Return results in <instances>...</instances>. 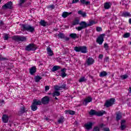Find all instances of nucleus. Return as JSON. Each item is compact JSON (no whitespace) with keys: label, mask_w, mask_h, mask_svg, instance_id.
<instances>
[{"label":"nucleus","mask_w":131,"mask_h":131,"mask_svg":"<svg viewBox=\"0 0 131 131\" xmlns=\"http://www.w3.org/2000/svg\"><path fill=\"white\" fill-rule=\"evenodd\" d=\"M72 12H63L62 14V17L63 18H67L69 15H71Z\"/></svg>","instance_id":"nucleus-21"},{"label":"nucleus","mask_w":131,"mask_h":131,"mask_svg":"<svg viewBox=\"0 0 131 131\" xmlns=\"http://www.w3.org/2000/svg\"><path fill=\"white\" fill-rule=\"evenodd\" d=\"M34 78H35V81L36 82H38L41 79H42V77L39 76H36Z\"/></svg>","instance_id":"nucleus-32"},{"label":"nucleus","mask_w":131,"mask_h":131,"mask_svg":"<svg viewBox=\"0 0 131 131\" xmlns=\"http://www.w3.org/2000/svg\"><path fill=\"white\" fill-rule=\"evenodd\" d=\"M99 126H100V127H101V128H104L106 126V125L102 123V124H100L99 125Z\"/></svg>","instance_id":"nucleus-48"},{"label":"nucleus","mask_w":131,"mask_h":131,"mask_svg":"<svg viewBox=\"0 0 131 131\" xmlns=\"http://www.w3.org/2000/svg\"><path fill=\"white\" fill-rule=\"evenodd\" d=\"M57 35H58L59 38H61V39L65 38V35H64V33L59 32V33L58 35H55V36H57Z\"/></svg>","instance_id":"nucleus-30"},{"label":"nucleus","mask_w":131,"mask_h":131,"mask_svg":"<svg viewBox=\"0 0 131 131\" xmlns=\"http://www.w3.org/2000/svg\"><path fill=\"white\" fill-rule=\"evenodd\" d=\"M29 72L31 75H33L35 72H36V67L34 66L29 69Z\"/></svg>","instance_id":"nucleus-15"},{"label":"nucleus","mask_w":131,"mask_h":131,"mask_svg":"<svg viewBox=\"0 0 131 131\" xmlns=\"http://www.w3.org/2000/svg\"><path fill=\"white\" fill-rule=\"evenodd\" d=\"M8 59L3 57V56L1 55L0 56V60L1 61H8Z\"/></svg>","instance_id":"nucleus-42"},{"label":"nucleus","mask_w":131,"mask_h":131,"mask_svg":"<svg viewBox=\"0 0 131 131\" xmlns=\"http://www.w3.org/2000/svg\"><path fill=\"white\" fill-rule=\"evenodd\" d=\"M115 102V99L111 98L108 100H106V102L104 103V106L106 107V108H109V107H111L114 102Z\"/></svg>","instance_id":"nucleus-8"},{"label":"nucleus","mask_w":131,"mask_h":131,"mask_svg":"<svg viewBox=\"0 0 131 131\" xmlns=\"http://www.w3.org/2000/svg\"><path fill=\"white\" fill-rule=\"evenodd\" d=\"M9 37H9V34H6L5 35L3 38H4V40H8L9 39Z\"/></svg>","instance_id":"nucleus-45"},{"label":"nucleus","mask_w":131,"mask_h":131,"mask_svg":"<svg viewBox=\"0 0 131 131\" xmlns=\"http://www.w3.org/2000/svg\"><path fill=\"white\" fill-rule=\"evenodd\" d=\"M5 25V24L4 23V21L3 20L0 21V26H4Z\"/></svg>","instance_id":"nucleus-55"},{"label":"nucleus","mask_w":131,"mask_h":131,"mask_svg":"<svg viewBox=\"0 0 131 131\" xmlns=\"http://www.w3.org/2000/svg\"><path fill=\"white\" fill-rule=\"evenodd\" d=\"M47 8L49 10H54V9H55V6H54V5H51L50 6H47Z\"/></svg>","instance_id":"nucleus-39"},{"label":"nucleus","mask_w":131,"mask_h":131,"mask_svg":"<svg viewBox=\"0 0 131 131\" xmlns=\"http://www.w3.org/2000/svg\"><path fill=\"white\" fill-rule=\"evenodd\" d=\"M79 2V0H73L72 4H76Z\"/></svg>","instance_id":"nucleus-52"},{"label":"nucleus","mask_w":131,"mask_h":131,"mask_svg":"<svg viewBox=\"0 0 131 131\" xmlns=\"http://www.w3.org/2000/svg\"><path fill=\"white\" fill-rule=\"evenodd\" d=\"M129 36H130V33H126L123 36L124 38H127V37H128Z\"/></svg>","instance_id":"nucleus-41"},{"label":"nucleus","mask_w":131,"mask_h":131,"mask_svg":"<svg viewBox=\"0 0 131 131\" xmlns=\"http://www.w3.org/2000/svg\"><path fill=\"white\" fill-rule=\"evenodd\" d=\"M104 48L106 50H108L109 46H108V44L107 43L104 44Z\"/></svg>","instance_id":"nucleus-51"},{"label":"nucleus","mask_w":131,"mask_h":131,"mask_svg":"<svg viewBox=\"0 0 131 131\" xmlns=\"http://www.w3.org/2000/svg\"><path fill=\"white\" fill-rule=\"evenodd\" d=\"M122 16H123V17H130L131 15L129 12H126L123 13Z\"/></svg>","instance_id":"nucleus-36"},{"label":"nucleus","mask_w":131,"mask_h":131,"mask_svg":"<svg viewBox=\"0 0 131 131\" xmlns=\"http://www.w3.org/2000/svg\"><path fill=\"white\" fill-rule=\"evenodd\" d=\"M122 118V115H121V113H118L116 115V120L117 121H119Z\"/></svg>","instance_id":"nucleus-20"},{"label":"nucleus","mask_w":131,"mask_h":131,"mask_svg":"<svg viewBox=\"0 0 131 131\" xmlns=\"http://www.w3.org/2000/svg\"><path fill=\"white\" fill-rule=\"evenodd\" d=\"M69 39H70V38L69 37H65V40L66 41H68L69 40Z\"/></svg>","instance_id":"nucleus-59"},{"label":"nucleus","mask_w":131,"mask_h":131,"mask_svg":"<svg viewBox=\"0 0 131 131\" xmlns=\"http://www.w3.org/2000/svg\"><path fill=\"white\" fill-rule=\"evenodd\" d=\"M78 14L79 15H81V16H83V17H86V13H85V12H83L81 10L78 11Z\"/></svg>","instance_id":"nucleus-28"},{"label":"nucleus","mask_w":131,"mask_h":131,"mask_svg":"<svg viewBox=\"0 0 131 131\" xmlns=\"http://www.w3.org/2000/svg\"><path fill=\"white\" fill-rule=\"evenodd\" d=\"M80 3L82 5H86V6L91 5V2L90 1H86V0H80Z\"/></svg>","instance_id":"nucleus-25"},{"label":"nucleus","mask_w":131,"mask_h":131,"mask_svg":"<svg viewBox=\"0 0 131 131\" xmlns=\"http://www.w3.org/2000/svg\"><path fill=\"white\" fill-rule=\"evenodd\" d=\"M27 112V110H25V106H23V107H21L20 108V111L18 112V114L19 115H22V114H24V113H26Z\"/></svg>","instance_id":"nucleus-14"},{"label":"nucleus","mask_w":131,"mask_h":131,"mask_svg":"<svg viewBox=\"0 0 131 131\" xmlns=\"http://www.w3.org/2000/svg\"><path fill=\"white\" fill-rule=\"evenodd\" d=\"M79 25L80 26L76 28V29L78 31H80L82 29H85V28L89 27L88 23L85 21H81V23L79 24Z\"/></svg>","instance_id":"nucleus-5"},{"label":"nucleus","mask_w":131,"mask_h":131,"mask_svg":"<svg viewBox=\"0 0 131 131\" xmlns=\"http://www.w3.org/2000/svg\"><path fill=\"white\" fill-rule=\"evenodd\" d=\"M12 39L15 41H26V37L15 35L12 37Z\"/></svg>","instance_id":"nucleus-4"},{"label":"nucleus","mask_w":131,"mask_h":131,"mask_svg":"<svg viewBox=\"0 0 131 131\" xmlns=\"http://www.w3.org/2000/svg\"><path fill=\"white\" fill-rule=\"evenodd\" d=\"M129 23L131 24V18L129 19Z\"/></svg>","instance_id":"nucleus-61"},{"label":"nucleus","mask_w":131,"mask_h":131,"mask_svg":"<svg viewBox=\"0 0 131 131\" xmlns=\"http://www.w3.org/2000/svg\"><path fill=\"white\" fill-rule=\"evenodd\" d=\"M107 73L105 71H102L100 72L99 74L100 77H104V76H107Z\"/></svg>","instance_id":"nucleus-27"},{"label":"nucleus","mask_w":131,"mask_h":131,"mask_svg":"<svg viewBox=\"0 0 131 131\" xmlns=\"http://www.w3.org/2000/svg\"><path fill=\"white\" fill-rule=\"evenodd\" d=\"M4 102H5V100H3L2 101V103H4Z\"/></svg>","instance_id":"nucleus-62"},{"label":"nucleus","mask_w":131,"mask_h":131,"mask_svg":"<svg viewBox=\"0 0 131 131\" xmlns=\"http://www.w3.org/2000/svg\"><path fill=\"white\" fill-rule=\"evenodd\" d=\"M108 60H109V57H106L104 59V62H108Z\"/></svg>","instance_id":"nucleus-57"},{"label":"nucleus","mask_w":131,"mask_h":131,"mask_svg":"<svg viewBox=\"0 0 131 131\" xmlns=\"http://www.w3.org/2000/svg\"><path fill=\"white\" fill-rule=\"evenodd\" d=\"M32 103L34 104V105H35L36 106H37V105H41V104H42L41 101L38 100L37 99H34L33 100Z\"/></svg>","instance_id":"nucleus-19"},{"label":"nucleus","mask_w":131,"mask_h":131,"mask_svg":"<svg viewBox=\"0 0 131 131\" xmlns=\"http://www.w3.org/2000/svg\"><path fill=\"white\" fill-rule=\"evenodd\" d=\"M64 122V117H61L58 120V123H63Z\"/></svg>","instance_id":"nucleus-37"},{"label":"nucleus","mask_w":131,"mask_h":131,"mask_svg":"<svg viewBox=\"0 0 131 131\" xmlns=\"http://www.w3.org/2000/svg\"><path fill=\"white\" fill-rule=\"evenodd\" d=\"M93 131H100V127H99V126H95L93 129Z\"/></svg>","instance_id":"nucleus-44"},{"label":"nucleus","mask_w":131,"mask_h":131,"mask_svg":"<svg viewBox=\"0 0 131 131\" xmlns=\"http://www.w3.org/2000/svg\"><path fill=\"white\" fill-rule=\"evenodd\" d=\"M2 120L4 123H7L9 121V116L7 115H3L2 116Z\"/></svg>","instance_id":"nucleus-17"},{"label":"nucleus","mask_w":131,"mask_h":131,"mask_svg":"<svg viewBox=\"0 0 131 131\" xmlns=\"http://www.w3.org/2000/svg\"><path fill=\"white\" fill-rule=\"evenodd\" d=\"M55 100H58V98L55 97Z\"/></svg>","instance_id":"nucleus-63"},{"label":"nucleus","mask_w":131,"mask_h":131,"mask_svg":"<svg viewBox=\"0 0 131 131\" xmlns=\"http://www.w3.org/2000/svg\"><path fill=\"white\" fill-rule=\"evenodd\" d=\"M31 110L32 111H36L37 110V106L35 105L34 103H32V105L31 106Z\"/></svg>","instance_id":"nucleus-29"},{"label":"nucleus","mask_w":131,"mask_h":131,"mask_svg":"<svg viewBox=\"0 0 131 131\" xmlns=\"http://www.w3.org/2000/svg\"><path fill=\"white\" fill-rule=\"evenodd\" d=\"M60 95L61 93H60V92L57 91H54L53 94H52V96L53 97V98H54V97H56V96L58 97Z\"/></svg>","instance_id":"nucleus-26"},{"label":"nucleus","mask_w":131,"mask_h":131,"mask_svg":"<svg viewBox=\"0 0 131 131\" xmlns=\"http://www.w3.org/2000/svg\"><path fill=\"white\" fill-rule=\"evenodd\" d=\"M93 101V98L91 97H87L85 100H84V102H83V105H85L86 106L88 105V103H90V102H92Z\"/></svg>","instance_id":"nucleus-13"},{"label":"nucleus","mask_w":131,"mask_h":131,"mask_svg":"<svg viewBox=\"0 0 131 131\" xmlns=\"http://www.w3.org/2000/svg\"><path fill=\"white\" fill-rule=\"evenodd\" d=\"M84 81H86V79L84 77H82L79 80V82H83Z\"/></svg>","instance_id":"nucleus-38"},{"label":"nucleus","mask_w":131,"mask_h":131,"mask_svg":"<svg viewBox=\"0 0 131 131\" xmlns=\"http://www.w3.org/2000/svg\"><path fill=\"white\" fill-rule=\"evenodd\" d=\"M86 63H87V65L88 66L93 65L94 63H95V60L92 57H89L88 58L87 60L86 61Z\"/></svg>","instance_id":"nucleus-12"},{"label":"nucleus","mask_w":131,"mask_h":131,"mask_svg":"<svg viewBox=\"0 0 131 131\" xmlns=\"http://www.w3.org/2000/svg\"><path fill=\"white\" fill-rule=\"evenodd\" d=\"M105 37V34H101L100 36L97 38L96 40V42L99 43V45H102L103 43V41H104V37Z\"/></svg>","instance_id":"nucleus-9"},{"label":"nucleus","mask_w":131,"mask_h":131,"mask_svg":"<svg viewBox=\"0 0 131 131\" xmlns=\"http://www.w3.org/2000/svg\"><path fill=\"white\" fill-rule=\"evenodd\" d=\"M41 102L43 105H47L50 103V97L49 96H45L41 99Z\"/></svg>","instance_id":"nucleus-10"},{"label":"nucleus","mask_w":131,"mask_h":131,"mask_svg":"<svg viewBox=\"0 0 131 131\" xmlns=\"http://www.w3.org/2000/svg\"><path fill=\"white\" fill-rule=\"evenodd\" d=\"M60 86V89H66V84H63L62 85V86Z\"/></svg>","instance_id":"nucleus-53"},{"label":"nucleus","mask_w":131,"mask_h":131,"mask_svg":"<svg viewBox=\"0 0 131 131\" xmlns=\"http://www.w3.org/2000/svg\"><path fill=\"white\" fill-rule=\"evenodd\" d=\"M37 49L36 46L33 43H30L29 45L27 46L25 49L26 51L29 52L30 51H35Z\"/></svg>","instance_id":"nucleus-6"},{"label":"nucleus","mask_w":131,"mask_h":131,"mask_svg":"<svg viewBox=\"0 0 131 131\" xmlns=\"http://www.w3.org/2000/svg\"><path fill=\"white\" fill-rule=\"evenodd\" d=\"M126 128V125L125 124H121L120 129L121 130H124Z\"/></svg>","instance_id":"nucleus-40"},{"label":"nucleus","mask_w":131,"mask_h":131,"mask_svg":"<svg viewBox=\"0 0 131 131\" xmlns=\"http://www.w3.org/2000/svg\"><path fill=\"white\" fill-rule=\"evenodd\" d=\"M39 24L41 26H43V27H46L47 25H48V23L46 22L45 20H41L39 22Z\"/></svg>","instance_id":"nucleus-24"},{"label":"nucleus","mask_w":131,"mask_h":131,"mask_svg":"<svg viewBox=\"0 0 131 131\" xmlns=\"http://www.w3.org/2000/svg\"><path fill=\"white\" fill-rule=\"evenodd\" d=\"M21 28L22 31H29L32 33L34 32V28L29 25L27 24H23L21 25Z\"/></svg>","instance_id":"nucleus-1"},{"label":"nucleus","mask_w":131,"mask_h":131,"mask_svg":"<svg viewBox=\"0 0 131 131\" xmlns=\"http://www.w3.org/2000/svg\"><path fill=\"white\" fill-rule=\"evenodd\" d=\"M96 30L97 31H98V32H100V31H102V28L101 27H97L96 28Z\"/></svg>","instance_id":"nucleus-50"},{"label":"nucleus","mask_w":131,"mask_h":131,"mask_svg":"<svg viewBox=\"0 0 131 131\" xmlns=\"http://www.w3.org/2000/svg\"><path fill=\"white\" fill-rule=\"evenodd\" d=\"M47 53L49 56H52L53 55H54V53H53V51L51 49L50 47H48L47 48Z\"/></svg>","instance_id":"nucleus-23"},{"label":"nucleus","mask_w":131,"mask_h":131,"mask_svg":"<svg viewBox=\"0 0 131 131\" xmlns=\"http://www.w3.org/2000/svg\"><path fill=\"white\" fill-rule=\"evenodd\" d=\"M127 77H128V75H123L121 76V78L122 79H126V78H127Z\"/></svg>","instance_id":"nucleus-46"},{"label":"nucleus","mask_w":131,"mask_h":131,"mask_svg":"<svg viewBox=\"0 0 131 131\" xmlns=\"http://www.w3.org/2000/svg\"><path fill=\"white\" fill-rule=\"evenodd\" d=\"M78 24H80L79 19L76 17L72 23V25L74 26L75 25H78Z\"/></svg>","instance_id":"nucleus-22"},{"label":"nucleus","mask_w":131,"mask_h":131,"mask_svg":"<svg viewBox=\"0 0 131 131\" xmlns=\"http://www.w3.org/2000/svg\"><path fill=\"white\" fill-rule=\"evenodd\" d=\"M46 119L47 120H49V118H46Z\"/></svg>","instance_id":"nucleus-64"},{"label":"nucleus","mask_w":131,"mask_h":131,"mask_svg":"<svg viewBox=\"0 0 131 131\" xmlns=\"http://www.w3.org/2000/svg\"><path fill=\"white\" fill-rule=\"evenodd\" d=\"M54 89L55 91H59V90L61 89V87L58 85H55L54 86Z\"/></svg>","instance_id":"nucleus-47"},{"label":"nucleus","mask_w":131,"mask_h":131,"mask_svg":"<svg viewBox=\"0 0 131 131\" xmlns=\"http://www.w3.org/2000/svg\"><path fill=\"white\" fill-rule=\"evenodd\" d=\"M60 69V67L58 66H55L52 68V72H55V71H57V70H59Z\"/></svg>","instance_id":"nucleus-31"},{"label":"nucleus","mask_w":131,"mask_h":131,"mask_svg":"<svg viewBox=\"0 0 131 131\" xmlns=\"http://www.w3.org/2000/svg\"><path fill=\"white\" fill-rule=\"evenodd\" d=\"M66 114H70L71 115H74L75 112L74 111H66Z\"/></svg>","instance_id":"nucleus-33"},{"label":"nucleus","mask_w":131,"mask_h":131,"mask_svg":"<svg viewBox=\"0 0 131 131\" xmlns=\"http://www.w3.org/2000/svg\"><path fill=\"white\" fill-rule=\"evenodd\" d=\"M93 125H94V124L92 122H89L84 125V126L85 128V129H87L88 130H90V129H92L93 128Z\"/></svg>","instance_id":"nucleus-11"},{"label":"nucleus","mask_w":131,"mask_h":131,"mask_svg":"<svg viewBox=\"0 0 131 131\" xmlns=\"http://www.w3.org/2000/svg\"><path fill=\"white\" fill-rule=\"evenodd\" d=\"M94 24H96V21L94 20H90L88 24V27H90V26H92V25H94Z\"/></svg>","instance_id":"nucleus-35"},{"label":"nucleus","mask_w":131,"mask_h":131,"mask_svg":"<svg viewBox=\"0 0 131 131\" xmlns=\"http://www.w3.org/2000/svg\"><path fill=\"white\" fill-rule=\"evenodd\" d=\"M74 51L77 52H81L82 54H86L88 53V48L86 46L75 47Z\"/></svg>","instance_id":"nucleus-2"},{"label":"nucleus","mask_w":131,"mask_h":131,"mask_svg":"<svg viewBox=\"0 0 131 131\" xmlns=\"http://www.w3.org/2000/svg\"><path fill=\"white\" fill-rule=\"evenodd\" d=\"M8 9H9V10H12V9H13L12 2L10 1L9 2H8L2 6V10H8Z\"/></svg>","instance_id":"nucleus-7"},{"label":"nucleus","mask_w":131,"mask_h":131,"mask_svg":"<svg viewBox=\"0 0 131 131\" xmlns=\"http://www.w3.org/2000/svg\"><path fill=\"white\" fill-rule=\"evenodd\" d=\"M26 2V0H19V6L22 7V5Z\"/></svg>","instance_id":"nucleus-43"},{"label":"nucleus","mask_w":131,"mask_h":131,"mask_svg":"<svg viewBox=\"0 0 131 131\" xmlns=\"http://www.w3.org/2000/svg\"><path fill=\"white\" fill-rule=\"evenodd\" d=\"M105 114L106 112L105 111L97 112L94 110H91L89 112L90 115H96V116H103Z\"/></svg>","instance_id":"nucleus-3"},{"label":"nucleus","mask_w":131,"mask_h":131,"mask_svg":"<svg viewBox=\"0 0 131 131\" xmlns=\"http://www.w3.org/2000/svg\"><path fill=\"white\" fill-rule=\"evenodd\" d=\"M111 6H112V4L110 2H106L104 3V8L105 10H108L111 8Z\"/></svg>","instance_id":"nucleus-18"},{"label":"nucleus","mask_w":131,"mask_h":131,"mask_svg":"<svg viewBox=\"0 0 131 131\" xmlns=\"http://www.w3.org/2000/svg\"><path fill=\"white\" fill-rule=\"evenodd\" d=\"M103 57H104V55H103V54H100L98 56V58L99 59H103Z\"/></svg>","instance_id":"nucleus-56"},{"label":"nucleus","mask_w":131,"mask_h":131,"mask_svg":"<svg viewBox=\"0 0 131 131\" xmlns=\"http://www.w3.org/2000/svg\"><path fill=\"white\" fill-rule=\"evenodd\" d=\"M129 93H131V87L129 88Z\"/></svg>","instance_id":"nucleus-60"},{"label":"nucleus","mask_w":131,"mask_h":131,"mask_svg":"<svg viewBox=\"0 0 131 131\" xmlns=\"http://www.w3.org/2000/svg\"><path fill=\"white\" fill-rule=\"evenodd\" d=\"M70 37L71 38H73V39H75V38H78V37H77V35H76L75 33H71L70 35Z\"/></svg>","instance_id":"nucleus-34"},{"label":"nucleus","mask_w":131,"mask_h":131,"mask_svg":"<svg viewBox=\"0 0 131 131\" xmlns=\"http://www.w3.org/2000/svg\"><path fill=\"white\" fill-rule=\"evenodd\" d=\"M66 70H67L66 68H63L61 70V73H60V76H61L62 78H64V77H66V76H67L66 72L65 71Z\"/></svg>","instance_id":"nucleus-16"},{"label":"nucleus","mask_w":131,"mask_h":131,"mask_svg":"<svg viewBox=\"0 0 131 131\" xmlns=\"http://www.w3.org/2000/svg\"><path fill=\"white\" fill-rule=\"evenodd\" d=\"M50 90V87L49 86H45V91L47 92V91H49Z\"/></svg>","instance_id":"nucleus-54"},{"label":"nucleus","mask_w":131,"mask_h":131,"mask_svg":"<svg viewBox=\"0 0 131 131\" xmlns=\"http://www.w3.org/2000/svg\"><path fill=\"white\" fill-rule=\"evenodd\" d=\"M102 130L103 131H110V129L108 127H104L102 129Z\"/></svg>","instance_id":"nucleus-49"},{"label":"nucleus","mask_w":131,"mask_h":131,"mask_svg":"<svg viewBox=\"0 0 131 131\" xmlns=\"http://www.w3.org/2000/svg\"><path fill=\"white\" fill-rule=\"evenodd\" d=\"M125 122H126V121L124 120H123L121 122V124H124V123H125Z\"/></svg>","instance_id":"nucleus-58"}]
</instances>
